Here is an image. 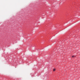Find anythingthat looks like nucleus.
Instances as JSON below:
<instances>
[{"instance_id": "2", "label": "nucleus", "mask_w": 80, "mask_h": 80, "mask_svg": "<svg viewBox=\"0 0 80 80\" xmlns=\"http://www.w3.org/2000/svg\"><path fill=\"white\" fill-rule=\"evenodd\" d=\"M74 57V56H72V57Z\"/></svg>"}, {"instance_id": "1", "label": "nucleus", "mask_w": 80, "mask_h": 80, "mask_svg": "<svg viewBox=\"0 0 80 80\" xmlns=\"http://www.w3.org/2000/svg\"><path fill=\"white\" fill-rule=\"evenodd\" d=\"M53 71H55V69H54L53 70Z\"/></svg>"}]
</instances>
